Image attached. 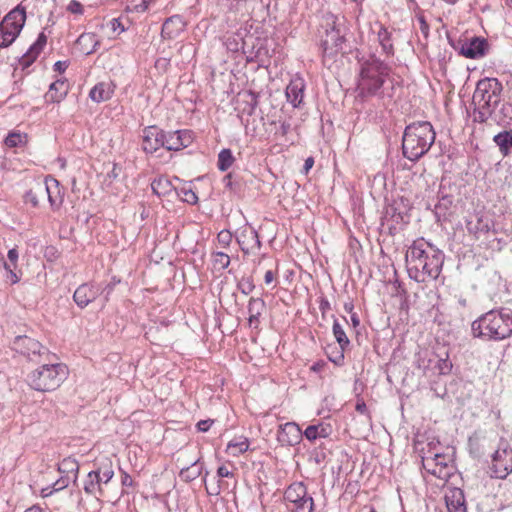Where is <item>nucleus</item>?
<instances>
[{
  "label": "nucleus",
  "instance_id": "16",
  "mask_svg": "<svg viewBox=\"0 0 512 512\" xmlns=\"http://www.w3.org/2000/svg\"><path fill=\"white\" fill-rule=\"evenodd\" d=\"M101 293V288L93 283L80 285L73 294V299L81 309L93 302Z\"/></svg>",
  "mask_w": 512,
  "mask_h": 512
},
{
  "label": "nucleus",
  "instance_id": "21",
  "mask_svg": "<svg viewBox=\"0 0 512 512\" xmlns=\"http://www.w3.org/2000/svg\"><path fill=\"white\" fill-rule=\"evenodd\" d=\"M448 512H466L464 492L460 488H450L445 493Z\"/></svg>",
  "mask_w": 512,
  "mask_h": 512
},
{
  "label": "nucleus",
  "instance_id": "45",
  "mask_svg": "<svg viewBox=\"0 0 512 512\" xmlns=\"http://www.w3.org/2000/svg\"><path fill=\"white\" fill-rule=\"evenodd\" d=\"M254 288L253 280L250 277L242 278L238 283V289L245 295L250 294Z\"/></svg>",
  "mask_w": 512,
  "mask_h": 512
},
{
  "label": "nucleus",
  "instance_id": "60",
  "mask_svg": "<svg viewBox=\"0 0 512 512\" xmlns=\"http://www.w3.org/2000/svg\"><path fill=\"white\" fill-rule=\"evenodd\" d=\"M68 68V62L67 61H57L54 64V71L63 73Z\"/></svg>",
  "mask_w": 512,
  "mask_h": 512
},
{
  "label": "nucleus",
  "instance_id": "12",
  "mask_svg": "<svg viewBox=\"0 0 512 512\" xmlns=\"http://www.w3.org/2000/svg\"><path fill=\"white\" fill-rule=\"evenodd\" d=\"M165 131L157 126L144 128L142 135V149L146 153H154L165 146Z\"/></svg>",
  "mask_w": 512,
  "mask_h": 512
},
{
  "label": "nucleus",
  "instance_id": "41",
  "mask_svg": "<svg viewBox=\"0 0 512 512\" xmlns=\"http://www.w3.org/2000/svg\"><path fill=\"white\" fill-rule=\"evenodd\" d=\"M378 40L382 46L383 51L387 55L393 54V45L390 40V33L385 28H381L378 32Z\"/></svg>",
  "mask_w": 512,
  "mask_h": 512
},
{
  "label": "nucleus",
  "instance_id": "49",
  "mask_svg": "<svg viewBox=\"0 0 512 512\" xmlns=\"http://www.w3.org/2000/svg\"><path fill=\"white\" fill-rule=\"evenodd\" d=\"M4 268L7 271V279L10 281L11 284H16L20 281V277L14 272V269L16 267L11 266L7 262H4Z\"/></svg>",
  "mask_w": 512,
  "mask_h": 512
},
{
  "label": "nucleus",
  "instance_id": "46",
  "mask_svg": "<svg viewBox=\"0 0 512 512\" xmlns=\"http://www.w3.org/2000/svg\"><path fill=\"white\" fill-rule=\"evenodd\" d=\"M435 368L437 369L438 373L441 375H447L450 373L452 369V363L449 359H439Z\"/></svg>",
  "mask_w": 512,
  "mask_h": 512
},
{
  "label": "nucleus",
  "instance_id": "14",
  "mask_svg": "<svg viewBox=\"0 0 512 512\" xmlns=\"http://www.w3.org/2000/svg\"><path fill=\"white\" fill-rule=\"evenodd\" d=\"M302 438L303 432L297 423L287 422L279 425L277 441L281 446H295L301 442Z\"/></svg>",
  "mask_w": 512,
  "mask_h": 512
},
{
  "label": "nucleus",
  "instance_id": "6",
  "mask_svg": "<svg viewBox=\"0 0 512 512\" xmlns=\"http://www.w3.org/2000/svg\"><path fill=\"white\" fill-rule=\"evenodd\" d=\"M44 363L28 376L29 385L37 391L48 392L56 390L67 378L68 368L62 363L43 360Z\"/></svg>",
  "mask_w": 512,
  "mask_h": 512
},
{
  "label": "nucleus",
  "instance_id": "19",
  "mask_svg": "<svg viewBox=\"0 0 512 512\" xmlns=\"http://www.w3.org/2000/svg\"><path fill=\"white\" fill-rule=\"evenodd\" d=\"M305 86L304 79L299 76L292 78L287 85L285 91L286 98L294 108H298L302 104Z\"/></svg>",
  "mask_w": 512,
  "mask_h": 512
},
{
  "label": "nucleus",
  "instance_id": "40",
  "mask_svg": "<svg viewBox=\"0 0 512 512\" xmlns=\"http://www.w3.org/2000/svg\"><path fill=\"white\" fill-rule=\"evenodd\" d=\"M200 474L201 467L197 465V461L192 463L191 467L182 468L180 471V477L186 482L195 480Z\"/></svg>",
  "mask_w": 512,
  "mask_h": 512
},
{
  "label": "nucleus",
  "instance_id": "62",
  "mask_svg": "<svg viewBox=\"0 0 512 512\" xmlns=\"http://www.w3.org/2000/svg\"><path fill=\"white\" fill-rule=\"evenodd\" d=\"M314 165V159L312 157H308L306 160H305V163H304V166H303V172L305 174H307L310 169L313 167Z\"/></svg>",
  "mask_w": 512,
  "mask_h": 512
},
{
  "label": "nucleus",
  "instance_id": "43",
  "mask_svg": "<svg viewBox=\"0 0 512 512\" xmlns=\"http://www.w3.org/2000/svg\"><path fill=\"white\" fill-rule=\"evenodd\" d=\"M243 96L245 97V102L247 104L244 111L247 112V114L252 115L258 105V94L252 91H247Z\"/></svg>",
  "mask_w": 512,
  "mask_h": 512
},
{
  "label": "nucleus",
  "instance_id": "4",
  "mask_svg": "<svg viewBox=\"0 0 512 512\" xmlns=\"http://www.w3.org/2000/svg\"><path fill=\"white\" fill-rule=\"evenodd\" d=\"M503 86L496 78H484L478 81L473 94V121L486 123L501 102Z\"/></svg>",
  "mask_w": 512,
  "mask_h": 512
},
{
  "label": "nucleus",
  "instance_id": "54",
  "mask_svg": "<svg viewBox=\"0 0 512 512\" xmlns=\"http://www.w3.org/2000/svg\"><path fill=\"white\" fill-rule=\"evenodd\" d=\"M213 424V420L207 419V420H200L197 423V429L201 432H207L211 425Z\"/></svg>",
  "mask_w": 512,
  "mask_h": 512
},
{
  "label": "nucleus",
  "instance_id": "8",
  "mask_svg": "<svg viewBox=\"0 0 512 512\" xmlns=\"http://www.w3.org/2000/svg\"><path fill=\"white\" fill-rule=\"evenodd\" d=\"M284 499L290 512H313L314 500L303 482L290 484L284 492Z\"/></svg>",
  "mask_w": 512,
  "mask_h": 512
},
{
  "label": "nucleus",
  "instance_id": "27",
  "mask_svg": "<svg viewBox=\"0 0 512 512\" xmlns=\"http://www.w3.org/2000/svg\"><path fill=\"white\" fill-rule=\"evenodd\" d=\"M26 21V11L21 5L16 6L12 9L3 19V23L7 24L11 28H16L20 31L23 29Z\"/></svg>",
  "mask_w": 512,
  "mask_h": 512
},
{
  "label": "nucleus",
  "instance_id": "9",
  "mask_svg": "<svg viewBox=\"0 0 512 512\" xmlns=\"http://www.w3.org/2000/svg\"><path fill=\"white\" fill-rule=\"evenodd\" d=\"M13 349L26 356L31 361H35L37 358H40V360H49V358L56 357L39 341L25 335L17 336L14 339Z\"/></svg>",
  "mask_w": 512,
  "mask_h": 512
},
{
  "label": "nucleus",
  "instance_id": "39",
  "mask_svg": "<svg viewBox=\"0 0 512 512\" xmlns=\"http://www.w3.org/2000/svg\"><path fill=\"white\" fill-rule=\"evenodd\" d=\"M453 204L452 196L444 195L442 196L438 203L435 205V215L439 219L440 217H445L449 209Z\"/></svg>",
  "mask_w": 512,
  "mask_h": 512
},
{
  "label": "nucleus",
  "instance_id": "1",
  "mask_svg": "<svg viewBox=\"0 0 512 512\" xmlns=\"http://www.w3.org/2000/svg\"><path fill=\"white\" fill-rule=\"evenodd\" d=\"M444 258L440 249L423 238L413 241L405 255L410 279L418 283L436 280L442 271Z\"/></svg>",
  "mask_w": 512,
  "mask_h": 512
},
{
  "label": "nucleus",
  "instance_id": "24",
  "mask_svg": "<svg viewBox=\"0 0 512 512\" xmlns=\"http://www.w3.org/2000/svg\"><path fill=\"white\" fill-rule=\"evenodd\" d=\"M115 91V85L111 81L97 83L89 92V97L96 103L109 100Z\"/></svg>",
  "mask_w": 512,
  "mask_h": 512
},
{
  "label": "nucleus",
  "instance_id": "23",
  "mask_svg": "<svg viewBox=\"0 0 512 512\" xmlns=\"http://www.w3.org/2000/svg\"><path fill=\"white\" fill-rule=\"evenodd\" d=\"M266 309V303L262 298L251 297L248 301V324L249 327L257 329L260 324V317Z\"/></svg>",
  "mask_w": 512,
  "mask_h": 512
},
{
  "label": "nucleus",
  "instance_id": "3",
  "mask_svg": "<svg viewBox=\"0 0 512 512\" xmlns=\"http://www.w3.org/2000/svg\"><path fill=\"white\" fill-rule=\"evenodd\" d=\"M436 133L428 121L414 122L406 126L402 137V153L410 161L422 158L435 142Z\"/></svg>",
  "mask_w": 512,
  "mask_h": 512
},
{
  "label": "nucleus",
  "instance_id": "25",
  "mask_svg": "<svg viewBox=\"0 0 512 512\" xmlns=\"http://www.w3.org/2000/svg\"><path fill=\"white\" fill-rule=\"evenodd\" d=\"M332 433V427L328 423L318 422L317 424L309 425L303 432V437L308 441L313 442L317 439L327 438Z\"/></svg>",
  "mask_w": 512,
  "mask_h": 512
},
{
  "label": "nucleus",
  "instance_id": "35",
  "mask_svg": "<svg viewBox=\"0 0 512 512\" xmlns=\"http://www.w3.org/2000/svg\"><path fill=\"white\" fill-rule=\"evenodd\" d=\"M249 448V441L247 438L240 437L238 439L231 440L227 445V452L232 456H238L244 453Z\"/></svg>",
  "mask_w": 512,
  "mask_h": 512
},
{
  "label": "nucleus",
  "instance_id": "53",
  "mask_svg": "<svg viewBox=\"0 0 512 512\" xmlns=\"http://www.w3.org/2000/svg\"><path fill=\"white\" fill-rule=\"evenodd\" d=\"M417 19H418V22L420 24V30H421L422 34L425 37H427L428 34H429V25H428V23L426 22V20H425L423 15L417 16Z\"/></svg>",
  "mask_w": 512,
  "mask_h": 512
},
{
  "label": "nucleus",
  "instance_id": "17",
  "mask_svg": "<svg viewBox=\"0 0 512 512\" xmlns=\"http://www.w3.org/2000/svg\"><path fill=\"white\" fill-rule=\"evenodd\" d=\"M42 185L44 187V195H47L51 208L53 210L59 209L64 200V193L60 188L59 181L51 176H47Z\"/></svg>",
  "mask_w": 512,
  "mask_h": 512
},
{
  "label": "nucleus",
  "instance_id": "13",
  "mask_svg": "<svg viewBox=\"0 0 512 512\" xmlns=\"http://www.w3.org/2000/svg\"><path fill=\"white\" fill-rule=\"evenodd\" d=\"M489 44L485 38L472 37L460 42L459 52L469 59H479L486 55Z\"/></svg>",
  "mask_w": 512,
  "mask_h": 512
},
{
  "label": "nucleus",
  "instance_id": "31",
  "mask_svg": "<svg viewBox=\"0 0 512 512\" xmlns=\"http://www.w3.org/2000/svg\"><path fill=\"white\" fill-rule=\"evenodd\" d=\"M151 188L153 193L159 197L167 196L174 190L171 181L164 176L154 179L151 183Z\"/></svg>",
  "mask_w": 512,
  "mask_h": 512
},
{
  "label": "nucleus",
  "instance_id": "61",
  "mask_svg": "<svg viewBox=\"0 0 512 512\" xmlns=\"http://www.w3.org/2000/svg\"><path fill=\"white\" fill-rule=\"evenodd\" d=\"M86 41H89V42H94L95 41V35L94 34H82L79 36L77 42L79 44H82Z\"/></svg>",
  "mask_w": 512,
  "mask_h": 512
},
{
  "label": "nucleus",
  "instance_id": "38",
  "mask_svg": "<svg viewBox=\"0 0 512 512\" xmlns=\"http://www.w3.org/2000/svg\"><path fill=\"white\" fill-rule=\"evenodd\" d=\"M332 331L338 345L342 348H348L350 345V340L337 319H334Z\"/></svg>",
  "mask_w": 512,
  "mask_h": 512
},
{
  "label": "nucleus",
  "instance_id": "55",
  "mask_svg": "<svg viewBox=\"0 0 512 512\" xmlns=\"http://www.w3.org/2000/svg\"><path fill=\"white\" fill-rule=\"evenodd\" d=\"M135 2L134 9L137 12H145L148 9L149 3L147 0H133Z\"/></svg>",
  "mask_w": 512,
  "mask_h": 512
},
{
  "label": "nucleus",
  "instance_id": "22",
  "mask_svg": "<svg viewBox=\"0 0 512 512\" xmlns=\"http://www.w3.org/2000/svg\"><path fill=\"white\" fill-rule=\"evenodd\" d=\"M47 43V36L41 32L37 40L30 46L28 51L20 58L19 63L23 69L28 68L41 53Z\"/></svg>",
  "mask_w": 512,
  "mask_h": 512
},
{
  "label": "nucleus",
  "instance_id": "56",
  "mask_svg": "<svg viewBox=\"0 0 512 512\" xmlns=\"http://www.w3.org/2000/svg\"><path fill=\"white\" fill-rule=\"evenodd\" d=\"M319 309L320 311L322 312V314L324 315L328 310L331 309V305H330V302L328 301L327 298L325 297H321L320 298V301H319Z\"/></svg>",
  "mask_w": 512,
  "mask_h": 512
},
{
  "label": "nucleus",
  "instance_id": "15",
  "mask_svg": "<svg viewBox=\"0 0 512 512\" xmlns=\"http://www.w3.org/2000/svg\"><path fill=\"white\" fill-rule=\"evenodd\" d=\"M193 141L190 130L165 132V146L168 151H179L188 147Z\"/></svg>",
  "mask_w": 512,
  "mask_h": 512
},
{
  "label": "nucleus",
  "instance_id": "52",
  "mask_svg": "<svg viewBox=\"0 0 512 512\" xmlns=\"http://www.w3.org/2000/svg\"><path fill=\"white\" fill-rule=\"evenodd\" d=\"M7 257L10 261V265L13 267H17V260H18V251L16 248H12L8 251Z\"/></svg>",
  "mask_w": 512,
  "mask_h": 512
},
{
  "label": "nucleus",
  "instance_id": "44",
  "mask_svg": "<svg viewBox=\"0 0 512 512\" xmlns=\"http://www.w3.org/2000/svg\"><path fill=\"white\" fill-rule=\"evenodd\" d=\"M213 264L218 269H225L230 264V257L224 252L213 253Z\"/></svg>",
  "mask_w": 512,
  "mask_h": 512
},
{
  "label": "nucleus",
  "instance_id": "57",
  "mask_svg": "<svg viewBox=\"0 0 512 512\" xmlns=\"http://www.w3.org/2000/svg\"><path fill=\"white\" fill-rule=\"evenodd\" d=\"M121 483H122L123 486H127V487H131L134 484L131 476L127 472H125V471H122Z\"/></svg>",
  "mask_w": 512,
  "mask_h": 512
},
{
  "label": "nucleus",
  "instance_id": "63",
  "mask_svg": "<svg viewBox=\"0 0 512 512\" xmlns=\"http://www.w3.org/2000/svg\"><path fill=\"white\" fill-rule=\"evenodd\" d=\"M67 486L66 479H59L53 484L54 491H59Z\"/></svg>",
  "mask_w": 512,
  "mask_h": 512
},
{
  "label": "nucleus",
  "instance_id": "26",
  "mask_svg": "<svg viewBox=\"0 0 512 512\" xmlns=\"http://www.w3.org/2000/svg\"><path fill=\"white\" fill-rule=\"evenodd\" d=\"M68 92V83L66 79H58L53 82L48 92L45 94L46 102L59 103Z\"/></svg>",
  "mask_w": 512,
  "mask_h": 512
},
{
  "label": "nucleus",
  "instance_id": "34",
  "mask_svg": "<svg viewBox=\"0 0 512 512\" xmlns=\"http://www.w3.org/2000/svg\"><path fill=\"white\" fill-rule=\"evenodd\" d=\"M347 348H342L341 346L328 345L325 349L326 355L328 359L337 366H342L344 364V352Z\"/></svg>",
  "mask_w": 512,
  "mask_h": 512
},
{
  "label": "nucleus",
  "instance_id": "2",
  "mask_svg": "<svg viewBox=\"0 0 512 512\" xmlns=\"http://www.w3.org/2000/svg\"><path fill=\"white\" fill-rule=\"evenodd\" d=\"M474 338L485 341H502L512 336V310L509 308L492 309L471 324Z\"/></svg>",
  "mask_w": 512,
  "mask_h": 512
},
{
  "label": "nucleus",
  "instance_id": "18",
  "mask_svg": "<svg viewBox=\"0 0 512 512\" xmlns=\"http://www.w3.org/2000/svg\"><path fill=\"white\" fill-rule=\"evenodd\" d=\"M237 242L245 254L261 248L258 232L252 226H246L241 230L237 236Z\"/></svg>",
  "mask_w": 512,
  "mask_h": 512
},
{
  "label": "nucleus",
  "instance_id": "28",
  "mask_svg": "<svg viewBox=\"0 0 512 512\" xmlns=\"http://www.w3.org/2000/svg\"><path fill=\"white\" fill-rule=\"evenodd\" d=\"M466 228L470 234L479 238L481 234H486L490 231V220L482 215H476L475 221L471 219L466 222Z\"/></svg>",
  "mask_w": 512,
  "mask_h": 512
},
{
  "label": "nucleus",
  "instance_id": "33",
  "mask_svg": "<svg viewBox=\"0 0 512 512\" xmlns=\"http://www.w3.org/2000/svg\"><path fill=\"white\" fill-rule=\"evenodd\" d=\"M9 148L24 147L28 143V135L22 132H10L4 140Z\"/></svg>",
  "mask_w": 512,
  "mask_h": 512
},
{
  "label": "nucleus",
  "instance_id": "29",
  "mask_svg": "<svg viewBox=\"0 0 512 512\" xmlns=\"http://www.w3.org/2000/svg\"><path fill=\"white\" fill-rule=\"evenodd\" d=\"M493 142L503 157L509 156L512 152V130H503L494 135Z\"/></svg>",
  "mask_w": 512,
  "mask_h": 512
},
{
  "label": "nucleus",
  "instance_id": "7",
  "mask_svg": "<svg viewBox=\"0 0 512 512\" xmlns=\"http://www.w3.org/2000/svg\"><path fill=\"white\" fill-rule=\"evenodd\" d=\"M489 471L491 477L496 479H506L512 473V446L506 439L500 438L491 454Z\"/></svg>",
  "mask_w": 512,
  "mask_h": 512
},
{
  "label": "nucleus",
  "instance_id": "32",
  "mask_svg": "<svg viewBox=\"0 0 512 512\" xmlns=\"http://www.w3.org/2000/svg\"><path fill=\"white\" fill-rule=\"evenodd\" d=\"M20 34L16 28H11L5 23L0 24V47H8Z\"/></svg>",
  "mask_w": 512,
  "mask_h": 512
},
{
  "label": "nucleus",
  "instance_id": "64",
  "mask_svg": "<svg viewBox=\"0 0 512 512\" xmlns=\"http://www.w3.org/2000/svg\"><path fill=\"white\" fill-rule=\"evenodd\" d=\"M273 280H274V273H273L272 270H268L265 273L264 281H265L266 284H270V283H272Z\"/></svg>",
  "mask_w": 512,
  "mask_h": 512
},
{
  "label": "nucleus",
  "instance_id": "20",
  "mask_svg": "<svg viewBox=\"0 0 512 512\" xmlns=\"http://www.w3.org/2000/svg\"><path fill=\"white\" fill-rule=\"evenodd\" d=\"M186 27V23L179 15H173L165 20L162 25L161 36L163 39L177 38Z\"/></svg>",
  "mask_w": 512,
  "mask_h": 512
},
{
  "label": "nucleus",
  "instance_id": "51",
  "mask_svg": "<svg viewBox=\"0 0 512 512\" xmlns=\"http://www.w3.org/2000/svg\"><path fill=\"white\" fill-rule=\"evenodd\" d=\"M67 10L73 14H82L83 6L81 5L80 2H78L76 0H71L67 7Z\"/></svg>",
  "mask_w": 512,
  "mask_h": 512
},
{
  "label": "nucleus",
  "instance_id": "59",
  "mask_svg": "<svg viewBox=\"0 0 512 512\" xmlns=\"http://www.w3.org/2000/svg\"><path fill=\"white\" fill-rule=\"evenodd\" d=\"M355 409H356L357 412H359L361 414H367L368 413V409H367L366 403L362 399H359L357 401Z\"/></svg>",
  "mask_w": 512,
  "mask_h": 512
},
{
  "label": "nucleus",
  "instance_id": "50",
  "mask_svg": "<svg viewBox=\"0 0 512 512\" xmlns=\"http://www.w3.org/2000/svg\"><path fill=\"white\" fill-rule=\"evenodd\" d=\"M97 471H100L102 482L105 484H107L114 476V471L112 470L111 465L106 468H100Z\"/></svg>",
  "mask_w": 512,
  "mask_h": 512
},
{
  "label": "nucleus",
  "instance_id": "48",
  "mask_svg": "<svg viewBox=\"0 0 512 512\" xmlns=\"http://www.w3.org/2000/svg\"><path fill=\"white\" fill-rule=\"evenodd\" d=\"M499 113L502 115L500 121L512 119V101L504 103L500 108Z\"/></svg>",
  "mask_w": 512,
  "mask_h": 512
},
{
  "label": "nucleus",
  "instance_id": "37",
  "mask_svg": "<svg viewBox=\"0 0 512 512\" xmlns=\"http://www.w3.org/2000/svg\"><path fill=\"white\" fill-rule=\"evenodd\" d=\"M44 196V187L41 183H38L34 188L26 192L24 200L26 203H30L33 207L39 206V198Z\"/></svg>",
  "mask_w": 512,
  "mask_h": 512
},
{
  "label": "nucleus",
  "instance_id": "47",
  "mask_svg": "<svg viewBox=\"0 0 512 512\" xmlns=\"http://www.w3.org/2000/svg\"><path fill=\"white\" fill-rule=\"evenodd\" d=\"M218 243L223 247L226 248L230 245L232 241V234L228 230H222L217 235Z\"/></svg>",
  "mask_w": 512,
  "mask_h": 512
},
{
  "label": "nucleus",
  "instance_id": "36",
  "mask_svg": "<svg viewBox=\"0 0 512 512\" xmlns=\"http://www.w3.org/2000/svg\"><path fill=\"white\" fill-rule=\"evenodd\" d=\"M235 157L228 148L222 149L218 154L217 167L220 171H227L234 163Z\"/></svg>",
  "mask_w": 512,
  "mask_h": 512
},
{
  "label": "nucleus",
  "instance_id": "30",
  "mask_svg": "<svg viewBox=\"0 0 512 512\" xmlns=\"http://www.w3.org/2000/svg\"><path fill=\"white\" fill-rule=\"evenodd\" d=\"M102 478L100 476V471H91L88 473L85 481H84V491L89 495H95L97 492L102 494L101 488Z\"/></svg>",
  "mask_w": 512,
  "mask_h": 512
},
{
  "label": "nucleus",
  "instance_id": "5",
  "mask_svg": "<svg viewBox=\"0 0 512 512\" xmlns=\"http://www.w3.org/2000/svg\"><path fill=\"white\" fill-rule=\"evenodd\" d=\"M390 73L391 67L375 56L361 62L357 82L358 96L366 98L380 95V90Z\"/></svg>",
  "mask_w": 512,
  "mask_h": 512
},
{
  "label": "nucleus",
  "instance_id": "10",
  "mask_svg": "<svg viewBox=\"0 0 512 512\" xmlns=\"http://www.w3.org/2000/svg\"><path fill=\"white\" fill-rule=\"evenodd\" d=\"M448 462L449 458L444 454L422 458L423 468L431 475L442 480H447L451 475V467H449Z\"/></svg>",
  "mask_w": 512,
  "mask_h": 512
},
{
  "label": "nucleus",
  "instance_id": "42",
  "mask_svg": "<svg viewBox=\"0 0 512 512\" xmlns=\"http://www.w3.org/2000/svg\"><path fill=\"white\" fill-rule=\"evenodd\" d=\"M178 197L188 204H196L198 201V197L196 193L191 188L183 187L179 190L175 189Z\"/></svg>",
  "mask_w": 512,
  "mask_h": 512
},
{
  "label": "nucleus",
  "instance_id": "11",
  "mask_svg": "<svg viewBox=\"0 0 512 512\" xmlns=\"http://www.w3.org/2000/svg\"><path fill=\"white\" fill-rule=\"evenodd\" d=\"M325 30V35L321 39V47L323 54L326 56H332L338 53L342 49L344 43V36L341 34L339 28L335 26V22Z\"/></svg>",
  "mask_w": 512,
  "mask_h": 512
},
{
  "label": "nucleus",
  "instance_id": "58",
  "mask_svg": "<svg viewBox=\"0 0 512 512\" xmlns=\"http://www.w3.org/2000/svg\"><path fill=\"white\" fill-rule=\"evenodd\" d=\"M217 475L220 478H226L233 476V473L226 466L223 465L217 469Z\"/></svg>",
  "mask_w": 512,
  "mask_h": 512
}]
</instances>
